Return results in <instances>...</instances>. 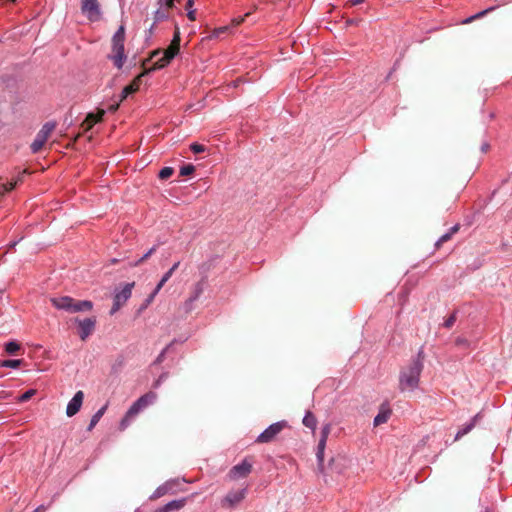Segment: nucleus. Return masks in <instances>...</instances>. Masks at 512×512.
I'll use <instances>...</instances> for the list:
<instances>
[{
	"mask_svg": "<svg viewBox=\"0 0 512 512\" xmlns=\"http://www.w3.org/2000/svg\"><path fill=\"white\" fill-rule=\"evenodd\" d=\"M456 321V315L453 313L452 315H450L444 322V326L446 328H451L454 323Z\"/></svg>",
	"mask_w": 512,
	"mask_h": 512,
	"instance_id": "nucleus-34",
	"label": "nucleus"
},
{
	"mask_svg": "<svg viewBox=\"0 0 512 512\" xmlns=\"http://www.w3.org/2000/svg\"><path fill=\"white\" fill-rule=\"evenodd\" d=\"M451 237H452V235H451V233H449V232H448V233H446V234H444V235H443V236H441V237L439 238V240L436 242V246H437V247H439V246H440L441 244H443L444 242H446V241L450 240V239H451Z\"/></svg>",
	"mask_w": 512,
	"mask_h": 512,
	"instance_id": "nucleus-36",
	"label": "nucleus"
},
{
	"mask_svg": "<svg viewBox=\"0 0 512 512\" xmlns=\"http://www.w3.org/2000/svg\"><path fill=\"white\" fill-rule=\"evenodd\" d=\"M51 303L55 308L59 310H65L69 313L90 311L93 308V303L91 301L75 300L69 296L51 298Z\"/></svg>",
	"mask_w": 512,
	"mask_h": 512,
	"instance_id": "nucleus-4",
	"label": "nucleus"
},
{
	"mask_svg": "<svg viewBox=\"0 0 512 512\" xmlns=\"http://www.w3.org/2000/svg\"><path fill=\"white\" fill-rule=\"evenodd\" d=\"M481 418V413H478L468 423L462 425L455 436V441H458L463 436L472 431V429L476 426V424L480 421Z\"/></svg>",
	"mask_w": 512,
	"mask_h": 512,
	"instance_id": "nucleus-15",
	"label": "nucleus"
},
{
	"mask_svg": "<svg viewBox=\"0 0 512 512\" xmlns=\"http://www.w3.org/2000/svg\"><path fill=\"white\" fill-rule=\"evenodd\" d=\"M36 393V390L34 389H30L28 391H26L24 394H22L19 398V401L20 402H26L28 401L33 395H35Z\"/></svg>",
	"mask_w": 512,
	"mask_h": 512,
	"instance_id": "nucleus-31",
	"label": "nucleus"
},
{
	"mask_svg": "<svg viewBox=\"0 0 512 512\" xmlns=\"http://www.w3.org/2000/svg\"><path fill=\"white\" fill-rule=\"evenodd\" d=\"M46 141L47 140H45L43 137H41L40 135L37 134L34 141L32 142V144L30 146L32 153H34V154L38 153L43 148Z\"/></svg>",
	"mask_w": 512,
	"mask_h": 512,
	"instance_id": "nucleus-21",
	"label": "nucleus"
},
{
	"mask_svg": "<svg viewBox=\"0 0 512 512\" xmlns=\"http://www.w3.org/2000/svg\"><path fill=\"white\" fill-rule=\"evenodd\" d=\"M129 95H130V93H126V88H124L122 93H121V97H120L119 103L122 102L123 100H125Z\"/></svg>",
	"mask_w": 512,
	"mask_h": 512,
	"instance_id": "nucleus-44",
	"label": "nucleus"
},
{
	"mask_svg": "<svg viewBox=\"0 0 512 512\" xmlns=\"http://www.w3.org/2000/svg\"><path fill=\"white\" fill-rule=\"evenodd\" d=\"M391 416V409L388 406L382 405L379 413L374 418V425L378 426L388 421Z\"/></svg>",
	"mask_w": 512,
	"mask_h": 512,
	"instance_id": "nucleus-16",
	"label": "nucleus"
},
{
	"mask_svg": "<svg viewBox=\"0 0 512 512\" xmlns=\"http://www.w3.org/2000/svg\"><path fill=\"white\" fill-rule=\"evenodd\" d=\"M5 195V191L3 190V188L0 186V199Z\"/></svg>",
	"mask_w": 512,
	"mask_h": 512,
	"instance_id": "nucleus-51",
	"label": "nucleus"
},
{
	"mask_svg": "<svg viewBox=\"0 0 512 512\" xmlns=\"http://www.w3.org/2000/svg\"><path fill=\"white\" fill-rule=\"evenodd\" d=\"M11 396V392L0 387V399H7Z\"/></svg>",
	"mask_w": 512,
	"mask_h": 512,
	"instance_id": "nucleus-40",
	"label": "nucleus"
},
{
	"mask_svg": "<svg viewBox=\"0 0 512 512\" xmlns=\"http://www.w3.org/2000/svg\"><path fill=\"white\" fill-rule=\"evenodd\" d=\"M286 426L285 421L276 422L271 424L267 429H265L256 439L257 443H269L273 441L276 436L284 429Z\"/></svg>",
	"mask_w": 512,
	"mask_h": 512,
	"instance_id": "nucleus-6",
	"label": "nucleus"
},
{
	"mask_svg": "<svg viewBox=\"0 0 512 512\" xmlns=\"http://www.w3.org/2000/svg\"><path fill=\"white\" fill-rule=\"evenodd\" d=\"M244 21V17H236L232 19L231 25H224L220 26L218 28H215L213 31V36L216 38H221L223 35L228 34L231 32L232 28L237 27Z\"/></svg>",
	"mask_w": 512,
	"mask_h": 512,
	"instance_id": "nucleus-14",
	"label": "nucleus"
},
{
	"mask_svg": "<svg viewBox=\"0 0 512 512\" xmlns=\"http://www.w3.org/2000/svg\"><path fill=\"white\" fill-rule=\"evenodd\" d=\"M173 172H174L173 168L164 167L160 170L158 176L161 180H166L173 175Z\"/></svg>",
	"mask_w": 512,
	"mask_h": 512,
	"instance_id": "nucleus-25",
	"label": "nucleus"
},
{
	"mask_svg": "<svg viewBox=\"0 0 512 512\" xmlns=\"http://www.w3.org/2000/svg\"><path fill=\"white\" fill-rule=\"evenodd\" d=\"M156 250V247H152L148 250L147 253H145L138 261L132 264V266H138L141 263H143L145 260H147Z\"/></svg>",
	"mask_w": 512,
	"mask_h": 512,
	"instance_id": "nucleus-29",
	"label": "nucleus"
},
{
	"mask_svg": "<svg viewBox=\"0 0 512 512\" xmlns=\"http://www.w3.org/2000/svg\"><path fill=\"white\" fill-rule=\"evenodd\" d=\"M423 364L420 359L414 360L401 372L399 387L402 391H413L419 385Z\"/></svg>",
	"mask_w": 512,
	"mask_h": 512,
	"instance_id": "nucleus-2",
	"label": "nucleus"
},
{
	"mask_svg": "<svg viewBox=\"0 0 512 512\" xmlns=\"http://www.w3.org/2000/svg\"><path fill=\"white\" fill-rule=\"evenodd\" d=\"M458 230H459V225L457 224V225L453 226V227L450 229L449 233H451V235L453 236L455 233H457V232H458Z\"/></svg>",
	"mask_w": 512,
	"mask_h": 512,
	"instance_id": "nucleus-47",
	"label": "nucleus"
},
{
	"mask_svg": "<svg viewBox=\"0 0 512 512\" xmlns=\"http://www.w3.org/2000/svg\"><path fill=\"white\" fill-rule=\"evenodd\" d=\"M21 363L22 360L20 359L5 360L3 361L2 366L8 368H18L21 365Z\"/></svg>",
	"mask_w": 512,
	"mask_h": 512,
	"instance_id": "nucleus-28",
	"label": "nucleus"
},
{
	"mask_svg": "<svg viewBox=\"0 0 512 512\" xmlns=\"http://www.w3.org/2000/svg\"><path fill=\"white\" fill-rule=\"evenodd\" d=\"M192 174V164L188 163L181 167L180 176H188Z\"/></svg>",
	"mask_w": 512,
	"mask_h": 512,
	"instance_id": "nucleus-30",
	"label": "nucleus"
},
{
	"mask_svg": "<svg viewBox=\"0 0 512 512\" xmlns=\"http://www.w3.org/2000/svg\"><path fill=\"white\" fill-rule=\"evenodd\" d=\"M25 174H29L28 170H23L21 173H19V175L17 176V178L14 180V181H17V184L18 183H21L23 181V177Z\"/></svg>",
	"mask_w": 512,
	"mask_h": 512,
	"instance_id": "nucleus-41",
	"label": "nucleus"
},
{
	"mask_svg": "<svg viewBox=\"0 0 512 512\" xmlns=\"http://www.w3.org/2000/svg\"><path fill=\"white\" fill-rule=\"evenodd\" d=\"M107 409V405H104L102 408H100L91 418L90 420V423H89V426H88V431H91L95 426L96 424L100 421V419L102 418V416L104 415L105 411Z\"/></svg>",
	"mask_w": 512,
	"mask_h": 512,
	"instance_id": "nucleus-20",
	"label": "nucleus"
},
{
	"mask_svg": "<svg viewBox=\"0 0 512 512\" xmlns=\"http://www.w3.org/2000/svg\"><path fill=\"white\" fill-rule=\"evenodd\" d=\"M303 424L308 428L315 429L317 425V420L311 412H308L303 418Z\"/></svg>",
	"mask_w": 512,
	"mask_h": 512,
	"instance_id": "nucleus-24",
	"label": "nucleus"
},
{
	"mask_svg": "<svg viewBox=\"0 0 512 512\" xmlns=\"http://www.w3.org/2000/svg\"><path fill=\"white\" fill-rule=\"evenodd\" d=\"M206 151V147L202 144L194 143V154L202 153Z\"/></svg>",
	"mask_w": 512,
	"mask_h": 512,
	"instance_id": "nucleus-37",
	"label": "nucleus"
},
{
	"mask_svg": "<svg viewBox=\"0 0 512 512\" xmlns=\"http://www.w3.org/2000/svg\"><path fill=\"white\" fill-rule=\"evenodd\" d=\"M180 42V33L178 29H176L173 39L167 49L153 51L150 57L143 62L142 66L144 68V73L149 74L152 71H156L167 66L178 54L180 50Z\"/></svg>",
	"mask_w": 512,
	"mask_h": 512,
	"instance_id": "nucleus-1",
	"label": "nucleus"
},
{
	"mask_svg": "<svg viewBox=\"0 0 512 512\" xmlns=\"http://www.w3.org/2000/svg\"><path fill=\"white\" fill-rule=\"evenodd\" d=\"M251 471L252 464L247 460H243L241 463L231 468L228 476L231 480H239L246 478L251 473Z\"/></svg>",
	"mask_w": 512,
	"mask_h": 512,
	"instance_id": "nucleus-9",
	"label": "nucleus"
},
{
	"mask_svg": "<svg viewBox=\"0 0 512 512\" xmlns=\"http://www.w3.org/2000/svg\"><path fill=\"white\" fill-rule=\"evenodd\" d=\"M362 2H364V0H350L351 5H358Z\"/></svg>",
	"mask_w": 512,
	"mask_h": 512,
	"instance_id": "nucleus-49",
	"label": "nucleus"
},
{
	"mask_svg": "<svg viewBox=\"0 0 512 512\" xmlns=\"http://www.w3.org/2000/svg\"><path fill=\"white\" fill-rule=\"evenodd\" d=\"M154 512H168V510L166 509V505L156 509Z\"/></svg>",
	"mask_w": 512,
	"mask_h": 512,
	"instance_id": "nucleus-48",
	"label": "nucleus"
},
{
	"mask_svg": "<svg viewBox=\"0 0 512 512\" xmlns=\"http://www.w3.org/2000/svg\"><path fill=\"white\" fill-rule=\"evenodd\" d=\"M75 322L78 323L79 325L81 340L85 341L88 338V336L91 335L92 332L94 331L96 319L85 318L83 320H80L78 318H75Z\"/></svg>",
	"mask_w": 512,
	"mask_h": 512,
	"instance_id": "nucleus-11",
	"label": "nucleus"
},
{
	"mask_svg": "<svg viewBox=\"0 0 512 512\" xmlns=\"http://www.w3.org/2000/svg\"><path fill=\"white\" fill-rule=\"evenodd\" d=\"M160 5L165 6L167 9L173 7L174 0H159Z\"/></svg>",
	"mask_w": 512,
	"mask_h": 512,
	"instance_id": "nucleus-38",
	"label": "nucleus"
},
{
	"mask_svg": "<svg viewBox=\"0 0 512 512\" xmlns=\"http://www.w3.org/2000/svg\"><path fill=\"white\" fill-rule=\"evenodd\" d=\"M43 510V507H38L34 512H41Z\"/></svg>",
	"mask_w": 512,
	"mask_h": 512,
	"instance_id": "nucleus-52",
	"label": "nucleus"
},
{
	"mask_svg": "<svg viewBox=\"0 0 512 512\" xmlns=\"http://www.w3.org/2000/svg\"><path fill=\"white\" fill-rule=\"evenodd\" d=\"M179 262L175 263L170 269H173V272L178 268Z\"/></svg>",
	"mask_w": 512,
	"mask_h": 512,
	"instance_id": "nucleus-50",
	"label": "nucleus"
},
{
	"mask_svg": "<svg viewBox=\"0 0 512 512\" xmlns=\"http://www.w3.org/2000/svg\"><path fill=\"white\" fill-rule=\"evenodd\" d=\"M246 492V488L230 491L222 500V506L227 508L236 506L245 498Z\"/></svg>",
	"mask_w": 512,
	"mask_h": 512,
	"instance_id": "nucleus-10",
	"label": "nucleus"
},
{
	"mask_svg": "<svg viewBox=\"0 0 512 512\" xmlns=\"http://www.w3.org/2000/svg\"><path fill=\"white\" fill-rule=\"evenodd\" d=\"M326 442H327L326 439H321L320 438L319 443H318L317 457H318V459L320 461L323 460L324 450H325V447H326Z\"/></svg>",
	"mask_w": 512,
	"mask_h": 512,
	"instance_id": "nucleus-27",
	"label": "nucleus"
},
{
	"mask_svg": "<svg viewBox=\"0 0 512 512\" xmlns=\"http://www.w3.org/2000/svg\"><path fill=\"white\" fill-rule=\"evenodd\" d=\"M488 11H489V10H484V11H482V12H480V13H478V14H476V15H474V16H472V17L468 18V19H466L464 22H465V23H470L472 20L477 19V18H479V17H482V16H483V15H485Z\"/></svg>",
	"mask_w": 512,
	"mask_h": 512,
	"instance_id": "nucleus-39",
	"label": "nucleus"
},
{
	"mask_svg": "<svg viewBox=\"0 0 512 512\" xmlns=\"http://www.w3.org/2000/svg\"><path fill=\"white\" fill-rule=\"evenodd\" d=\"M81 10L90 21L95 22L100 19V5L97 0H82Z\"/></svg>",
	"mask_w": 512,
	"mask_h": 512,
	"instance_id": "nucleus-7",
	"label": "nucleus"
},
{
	"mask_svg": "<svg viewBox=\"0 0 512 512\" xmlns=\"http://www.w3.org/2000/svg\"><path fill=\"white\" fill-rule=\"evenodd\" d=\"M129 95H130V93H126V88H124L122 93H121V97H120L119 103L122 102L123 100H125Z\"/></svg>",
	"mask_w": 512,
	"mask_h": 512,
	"instance_id": "nucleus-45",
	"label": "nucleus"
},
{
	"mask_svg": "<svg viewBox=\"0 0 512 512\" xmlns=\"http://www.w3.org/2000/svg\"><path fill=\"white\" fill-rule=\"evenodd\" d=\"M186 504V499L173 500L166 504L168 512L176 511L183 508Z\"/></svg>",
	"mask_w": 512,
	"mask_h": 512,
	"instance_id": "nucleus-22",
	"label": "nucleus"
},
{
	"mask_svg": "<svg viewBox=\"0 0 512 512\" xmlns=\"http://www.w3.org/2000/svg\"><path fill=\"white\" fill-rule=\"evenodd\" d=\"M165 378V375H161L154 383H153V387L154 388H158L162 382V380Z\"/></svg>",
	"mask_w": 512,
	"mask_h": 512,
	"instance_id": "nucleus-43",
	"label": "nucleus"
},
{
	"mask_svg": "<svg viewBox=\"0 0 512 512\" xmlns=\"http://www.w3.org/2000/svg\"><path fill=\"white\" fill-rule=\"evenodd\" d=\"M173 274V269H169L162 277L160 282L157 284L154 291L150 294L149 298L147 299V303H151L156 296V294L161 290V288L164 286V284L170 279V277Z\"/></svg>",
	"mask_w": 512,
	"mask_h": 512,
	"instance_id": "nucleus-17",
	"label": "nucleus"
},
{
	"mask_svg": "<svg viewBox=\"0 0 512 512\" xmlns=\"http://www.w3.org/2000/svg\"><path fill=\"white\" fill-rule=\"evenodd\" d=\"M19 349H20V345L15 341L8 342L5 345V350L9 354H15Z\"/></svg>",
	"mask_w": 512,
	"mask_h": 512,
	"instance_id": "nucleus-26",
	"label": "nucleus"
},
{
	"mask_svg": "<svg viewBox=\"0 0 512 512\" xmlns=\"http://www.w3.org/2000/svg\"><path fill=\"white\" fill-rule=\"evenodd\" d=\"M105 114V110L98 109L97 113H89L85 120L82 123V127L84 131L90 130L94 124L100 122L102 120V117Z\"/></svg>",
	"mask_w": 512,
	"mask_h": 512,
	"instance_id": "nucleus-13",
	"label": "nucleus"
},
{
	"mask_svg": "<svg viewBox=\"0 0 512 512\" xmlns=\"http://www.w3.org/2000/svg\"><path fill=\"white\" fill-rule=\"evenodd\" d=\"M134 287V282L127 283L124 288L115 295L114 302L110 314L113 315L116 313L122 305L131 297L132 289Z\"/></svg>",
	"mask_w": 512,
	"mask_h": 512,
	"instance_id": "nucleus-8",
	"label": "nucleus"
},
{
	"mask_svg": "<svg viewBox=\"0 0 512 512\" xmlns=\"http://www.w3.org/2000/svg\"><path fill=\"white\" fill-rule=\"evenodd\" d=\"M129 95H130V93H126V88H124L122 93H121V97H120L119 103L122 102L123 100H125Z\"/></svg>",
	"mask_w": 512,
	"mask_h": 512,
	"instance_id": "nucleus-46",
	"label": "nucleus"
},
{
	"mask_svg": "<svg viewBox=\"0 0 512 512\" xmlns=\"http://www.w3.org/2000/svg\"><path fill=\"white\" fill-rule=\"evenodd\" d=\"M169 490H170V485L169 484H165L163 486H160V487H158L154 491V493L151 495L150 499L156 500V499L164 496L165 494H167Z\"/></svg>",
	"mask_w": 512,
	"mask_h": 512,
	"instance_id": "nucleus-23",
	"label": "nucleus"
},
{
	"mask_svg": "<svg viewBox=\"0 0 512 512\" xmlns=\"http://www.w3.org/2000/svg\"><path fill=\"white\" fill-rule=\"evenodd\" d=\"M119 108V102L109 105L108 111L115 112Z\"/></svg>",
	"mask_w": 512,
	"mask_h": 512,
	"instance_id": "nucleus-42",
	"label": "nucleus"
},
{
	"mask_svg": "<svg viewBox=\"0 0 512 512\" xmlns=\"http://www.w3.org/2000/svg\"><path fill=\"white\" fill-rule=\"evenodd\" d=\"M330 431H331V427L329 424H326L325 426L322 427L321 429V439H328V436L330 434Z\"/></svg>",
	"mask_w": 512,
	"mask_h": 512,
	"instance_id": "nucleus-33",
	"label": "nucleus"
},
{
	"mask_svg": "<svg viewBox=\"0 0 512 512\" xmlns=\"http://www.w3.org/2000/svg\"><path fill=\"white\" fill-rule=\"evenodd\" d=\"M124 41H125V27L121 25L111 40V53L109 54V59L113 61L114 65L121 69L124 61L126 59L125 49H124Z\"/></svg>",
	"mask_w": 512,
	"mask_h": 512,
	"instance_id": "nucleus-5",
	"label": "nucleus"
},
{
	"mask_svg": "<svg viewBox=\"0 0 512 512\" xmlns=\"http://www.w3.org/2000/svg\"><path fill=\"white\" fill-rule=\"evenodd\" d=\"M157 398L155 392L149 391L146 394L139 397L128 409L124 417L122 418L119 429L124 431L129 425L133 418H135L143 409L153 404Z\"/></svg>",
	"mask_w": 512,
	"mask_h": 512,
	"instance_id": "nucleus-3",
	"label": "nucleus"
},
{
	"mask_svg": "<svg viewBox=\"0 0 512 512\" xmlns=\"http://www.w3.org/2000/svg\"><path fill=\"white\" fill-rule=\"evenodd\" d=\"M55 128H56L55 122H46L37 134L40 135L41 137H43L45 140H48V138L51 136V134L55 130Z\"/></svg>",
	"mask_w": 512,
	"mask_h": 512,
	"instance_id": "nucleus-19",
	"label": "nucleus"
},
{
	"mask_svg": "<svg viewBox=\"0 0 512 512\" xmlns=\"http://www.w3.org/2000/svg\"><path fill=\"white\" fill-rule=\"evenodd\" d=\"M186 16L190 21H192V0H187L186 2Z\"/></svg>",
	"mask_w": 512,
	"mask_h": 512,
	"instance_id": "nucleus-35",
	"label": "nucleus"
},
{
	"mask_svg": "<svg viewBox=\"0 0 512 512\" xmlns=\"http://www.w3.org/2000/svg\"><path fill=\"white\" fill-rule=\"evenodd\" d=\"M84 399V393L83 391H78L73 396V398L69 401L67 408H66V414L68 417H72L75 414H77L83 404Z\"/></svg>",
	"mask_w": 512,
	"mask_h": 512,
	"instance_id": "nucleus-12",
	"label": "nucleus"
},
{
	"mask_svg": "<svg viewBox=\"0 0 512 512\" xmlns=\"http://www.w3.org/2000/svg\"><path fill=\"white\" fill-rule=\"evenodd\" d=\"M0 186L3 188L5 193H7V192L12 191L17 186V181H11L6 184H1Z\"/></svg>",
	"mask_w": 512,
	"mask_h": 512,
	"instance_id": "nucleus-32",
	"label": "nucleus"
},
{
	"mask_svg": "<svg viewBox=\"0 0 512 512\" xmlns=\"http://www.w3.org/2000/svg\"><path fill=\"white\" fill-rule=\"evenodd\" d=\"M145 75H146V73H144V71H143L138 76H136L133 79V81L129 85H127L125 87L126 88V93L133 94V93L137 92L139 90V88H140L142 77H144Z\"/></svg>",
	"mask_w": 512,
	"mask_h": 512,
	"instance_id": "nucleus-18",
	"label": "nucleus"
}]
</instances>
